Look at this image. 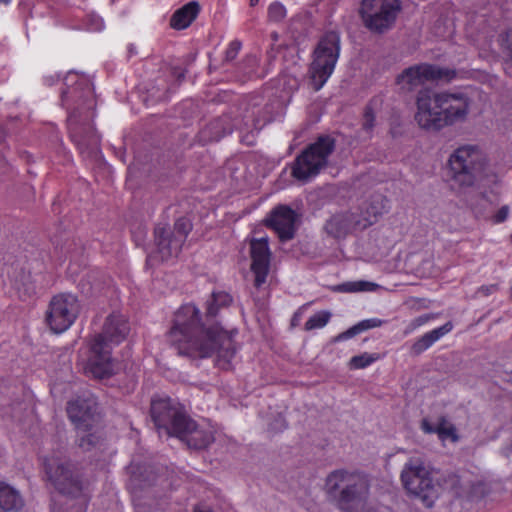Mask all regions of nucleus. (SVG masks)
I'll use <instances>...</instances> for the list:
<instances>
[{"label":"nucleus","instance_id":"nucleus-12","mask_svg":"<svg viewBox=\"0 0 512 512\" xmlns=\"http://www.w3.org/2000/svg\"><path fill=\"white\" fill-rule=\"evenodd\" d=\"M191 230L192 223L185 217L176 220L173 231H170L166 226L157 225L154 236L161 260L177 257Z\"/></svg>","mask_w":512,"mask_h":512},{"label":"nucleus","instance_id":"nucleus-2","mask_svg":"<svg viewBox=\"0 0 512 512\" xmlns=\"http://www.w3.org/2000/svg\"><path fill=\"white\" fill-rule=\"evenodd\" d=\"M67 90L61 94V101L67 107L68 130L71 139L78 146L79 150H96L99 146V136L90 122H82L81 114H85V119L94 116L92 112L95 101L94 91L89 79L79 76L76 73H68L65 77Z\"/></svg>","mask_w":512,"mask_h":512},{"label":"nucleus","instance_id":"nucleus-41","mask_svg":"<svg viewBox=\"0 0 512 512\" xmlns=\"http://www.w3.org/2000/svg\"><path fill=\"white\" fill-rule=\"evenodd\" d=\"M434 319V315L432 314H423L416 318H414V321L416 322V326L419 328L425 324H427L430 320Z\"/></svg>","mask_w":512,"mask_h":512},{"label":"nucleus","instance_id":"nucleus-8","mask_svg":"<svg viewBox=\"0 0 512 512\" xmlns=\"http://www.w3.org/2000/svg\"><path fill=\"white\" fill-rule=\"evenodd\" d=\"M150 412L160 436L177 437L191 426L189 416L170 398L153 399Z\"/></svg>","mask_w":512,"mask_h":512},{"label":"nucleus","instance_id":"nucleus-6","mask_svg":"<svg viewBox=\"0 0 512 512\" xmlns=\"http://www.w3.org/2000/svg\"><path fill=\"white\" fill-rule=\"evenodd\" d=\"M335 149V141L330 136H320L310 144L292 165V176L302 182L315 177L327 165L328 158Z\"/></svg>","mask_w":512,"mask_h":512},{"label":"nucleus","instance_id":"nucleus-1","mask_svg":"<svg viewBox=\"0 0 512 512\" xmlns=\"http://www.w3.org/2000/svg\"><path fill=\"white\" fill-rule=\"evenodd\" d=\"M231 303L232 297L227 292H212L206 302L204 323L198 307L191 303L182 305L175 313L173 326L167 335L171 346L179 355L191 358H207L216 352L217 366L229 369L237 352L234 341L237 331H227L219 323L209 324V321Z\"/></svg>","mask_w":512,"mask_h":512},{"label":"nucleus","instance_id":"nucleus-42","mask_svg":"<svg viewBox=\"0 0 512 512\" xmlns=\"http://www.w3.org/2000/svg\"><path fill=\"white\" fill-rule=\"evenodd\" d=\"M498 289V286L496 284H491V285H485V286H481L478 290V293L484 295V296H488L494 292H496Z\"/></svg>","mask_w":512,"mask_h":512},{"label":"nucleus","instance_id":"nucleus-49","mask_svg":"<svg viewBox=\"0 0 512 512\" xmlns=\"http://www.w3.org/2000/svg\"><path fill=\"white\" fill-rule=\"evenodd\" d=\"M298 317V312L294 314V319Z\"/></svg>","mask_w":512,"mask_h":512},{"label":"nucleus","instance_id":"nucleus-27","mask_svg":"<svg viewBox=\"0 0 512 512\" xmlns=\"http://www.w3.org/2000/svg\"><path fill=\"white\" fill-rule=\"evenodd\" d=\"M452 329L453 324L451 322H447L444 325L425 333L420 338H418L411 346L412 354L420 355L428 348H430L440 338L448 334Z\"/></svg>","mask_w":512,"mask_h":512},{"label":"nucleus","instance_id":"nucleus-23","mask_svg":"<svg viewBox=\"0 0 512 512\" xmlns=\"http://www.w3.org/2000/svg\"><path fill=\"white\" fill-rule=\"evenodd\" d=\"M455 494L461 497L476 498L482 497L485 493L484 483L480 479H471L470 475H454L450 478Z\"/></svg>","mask_w":512,"mask_h":512},{"label":"nucleus","instance_id":"nucleus-46","mask_svg":"<svg viewBox=\"0 0 512 512\" xmlns=\"http://www.w3.org/2000/svg\"><path fill=\"white\" fill-rule=\"evenodd\" d=\"M12 0H0V3L4 4V5H9L11 3Z\"/></svg>","mask_w":512,"mask_h":512},{"label":"nucleus","instance_id":"nucleus-5","mask_svg":"<svg viewBox=\"0 0 512 512\" xmlns=\"http://www.w3.org/2000/svg\"><path fill=\"white\" fill-rule=\"evenodd\" d=\"M340 54V36L337 32H327L318 42L313 52L309 68L314 90H320L332 75Z\"/></svg>","mask_w":512,"mask_h":512},{"label":"nucleus","instance_id":"nucleus-13","mask_svg":"<svg viewBox=\"0 0 512 512\" xmlns=\"http://www.w3.org/2000/svg\"><path fill=\"white\" fill-rule=\"evenodd\" d=\"M414 119L418 126L429 132H438L445 128L439 94L429 90L419 91L416 98Z\"/></svg>","mask_w":512,"mask_h":512},{"label":"nucleus","instance_id":"nucleus-21","mask_svg":"<svg viewBox=\"0 0 512 512\" xmlns=\"http://www.w3.org/2000/svg\"><path fill=\"white\" fill-rule=\"evenodd\" d=\"M357 222V213H344L332 216L325 224L328 235L335 239H343L354 231H360Z\"/></svg>","mask_w":512,"mask_h":512},{"label":"nucleus","instance_id":"nucleus-7","mask_svg":"<svg viewBox=\"0 0 512 512\" xmlns=\"http://www.w3.org/2000/svg\"><path fill=\"white\" fill-rule=\"evenodd\" d=\"M401 481L408 493L418 497L426 507L433 506L438 497V488L421 459L412 458L405 464Z\"/></svg>","mask_w":512,"mask_h":512},{"label":"nucleus","instance_id":"nucleus-18","mask_svg":"<svg viewBox=\"0 0 512 512\" xmlns=\"http://www.w3.org/2000/svg\"><path fill=\"white\" fill-rule=\"evenodd\" d=\"M250 257L254 286L260 288L266 282L270 270L271 252L267 238L250 241Z\"/></svg>","mask_w":512,"mask_h":512},{"label":"nucleus","instance_id":"nucleus-19","mask_svg":"<svg viewBox=\"0 0 512 512\" xmlns=\"http://www.w3.org/2000/svg\"><path fill=\"white\" fill-rule=\"evenodd\" d=\"M297 215L294 210L285 205L276 207L266 219V225L272 228L282 241L290 240L296 231Z\"/></svg>","mask_w":512,"mask_h":512},{"label":"nucleus","instance_id":"nucleus-3","mask_svg":"<svg viewBox=\"0 0 512 512\" xmlns=\"http://www.w3.org/2000/svg\"><path fill=\"white\" fill-rule=\"evenodd\" d=\"M326 486L330 493L339 491L337 502L343 512H368L370 480L366 474L335 470L327 476Z\"/></svg>","mask_w":512,"mask_h":512},{"label":"nucleus","instance_id":"nucleus-35","mask_svg":"<svg viewBox=\"0 0 512 512\" xmlns=\"http://www.w3.org/2000/svg\"><path fill=\"white\" fill-rule=\"evenodd\" d=\"M286 16V8L279 2H273L268 7V19L272 22H280Z\"/></svg>","mask_w":512,"mask_h":512},{"label":"nucleus","instance_id":"nucleus-20","mask_svg":"<svg viewBox=\"0 0 512 512\" xmlns=\"http://www.w3.org/2000/svg\"><path fill=\"white\" fill-rule=\"evenodd\" d=\"M129 331L127 319L123 315L112 314L106 319L102 333L95 338H100L101 341L109 345L119 344L126 338Z\"/></svg>","mask_w":512,"mask_h":512},{"label":"nucleus","instance_id":"nucleus-17","mask_svg":"<svg viewBox=\"0 0 512 512\" xmlns=\"http://www.w3.org/2000/svg\"><path fill=\"white\" fill-rule=\"evenodd\" d=\"M439 101L442 107L445 127L462 122L467 118L470 99L464 93L440 92Z\"/></svg>","mask_w":512,"mask_h":512},{"label":"nucleus","instance_id":"nucleus-43","mask_svg":"<svg viewBox=\"0 0 512 512\" xmlns=\"http://www.w3.org/2000/svg\"><path fill=\"white\" fill-rule=\"evenodd\" d=\"M419 327L416 326V322L413 320H411L405 327L404 329V335L407 336L411 333H413L415 330H417Z\"/></svg>","mask_w":512,"mask_h":512},{"label":"nucleus","instance_id":"nucleus-47","mask_svg":"<svg viewBox=\"0 0 512 512\" xmlns=\"http://www.w3.org/2000/svg\"><path fill=\"white\" fill-rule=\"evenodd\" d=\"M259 0H250V5L255 6Z\"/></svg>","mask_w":512,"mask_h":512},{"label":"nucleus","instance_id":"nucleus-50","mask_svg":"<svg viewBox=\"0 0 512 512\" xmlns=\"http://www.w3.org/2000/svg\"><path fill=\"white\" fill-rule=\"evenodd\" d=\"M511 297H512V286H511Z\"/></svg>","mask_w":512,"mask_h":512},{"label":"nucleus","instance_id":"nucleus-32","mask_svg":"<svg viewBox=\"0 0 512 512\" xmlns=\"http://www.w3.org/2000/svg\"><path fill=\"white\" fill-rule=\"evenodd\" d=\"M226 122V118L223 119H216L212 121L209 126L203 131V133H206V131H213L210 140L212 141H218L225 135H228L232 132V128L230 127H223V123Z\"/></svg>","mask_w":512,"mask_h":512},{"label":"nucleus","instance_id":"nucleus-16","mask_svg":"<svg viewBox=\"0 0 512 512\" xmlns=\"http://www.w3.org/2000/svg\"><path fill=\"white\" fill-rule=\"evenodd\" d=\"M67 414L79 432H87L100 422L97 403L94 398H77L68 402Z\"/></svg>","mask_w":512,"mask_h":512},{"label":"nucleus","instance_id":"nucleus-48","mask_svg":"<svg viewBox=\"0 0 512 512\" xmlns=\"http://www.w3.org/2000/svg\"><path fill=\"white\" fill-rule=\"evenodd\" d=\"M129 52H130V54L132 55V54L134 53L133 48H130V49H129Z\"/></svg>","mask_w":512,"mask_h":512},{"label":"nucleus","instance_id":"nucleus-37","mask_svg":"<svg viewBox=\"0 0 512 512\" xmlns=\"http://www.w3.org/2000/svg\"><path fill=\"white\" fill-rule=\"evenodd\" d=\"M360 333H362V332H361L358 324H355L352 327H350L349 329H347L346 331L338 334L334 338V341L335 342L345 341V340H348V339H351V338L355 337L356 335H358Z\"/></svg>","mask_w":512,"mask_h":512},{"label":"nucleus","instance_id":"nucleus-45","mask_svg":"<svg viewBox=\"0 0 512 512\" xmlns=\"http://www.w3.org/2000/svg\"><path fill=\"white\" fill-rule=\"evenodd\" d=\"M57 80H58V78H55L54 76H49V77L44 78L45 83L49 86L53 85Z\"/></svg>","mask_w":512,"mask_h":512},{"label":"nucleus","instance_id":"nucleus-30","mask_svg":"<svg viewBox=\"0 0 512 512\" xmlns=\"http://www.w3.org/2000/svg\"><path fill=\"white\" fill-rule=\"evenodd\" d=\"M99 423L95 424L87 432L77 431L79 437V447L83 451H91L96 448H101L103 445L102 432L98 428Z\"/></svg>","mask_w":512,"mask_h":512},{"label":"nucleus","instance_id":"nucleus-28","mask_svg":"<svg viewBox=\"0 0 512 512\" xmlns=\"http://www.w3.org/2000/svg\"><path fill=\"white\" fill-rule=\"evenodd\" d=\"M200 11L197 2L191 1L180 9L176 10L170 19V26L177 30H182L190 26Z\"/></svg>","mask_w":512,"mask_h":512},{"label":"nucleus","instance_id":"nucleus-29","mask_svg":"<svg viewBox=\"0 0 512 512\" xmlns=\"http://www.w3.org/2000/svg\"><path fill=\"white\" fill-rule=\"evenodd\" d=\"M21 495L11 486L0 482V512H17L23 507Z\"/></svg>","mask_w":512,"mask_h":512},{"label":"nucleus","instance_id":"nucleus-34","mask_svg":"<svg viewBox=\"0 0 512 512\" xmlns=\"http://www.w3.org/2000/svg\"><path fill=\"white\" fill-rule=\"evenodd\" d=\"M377 286L378 285L373 282L355 281L342 284L340 290L344 292L374 291Z\"/></svg>","mask_w":512,"mask_h":512},{"label":"nucleus","instance_id":"nucleus-25","mask_svg":"<svg viewBox=\"0 0 512 512\" xmlns=\"http://www.w3.org/2000/svg\"><path fill=\"white\" fill-rule=\"evenodd\" d=\"M420 428L426 434H437L439 440L443 443L447 440L457 442L459 439L456 427L444 416L438 418L436 425L424 418L421 421Z\"/></svg>","mask_w":512,"mask_h":512},{"label":"nucleus","instance_id":"nucleus-11","mask_svg":"<svg viewBox=\"0 0 512 512\" xmlns=\"http://www.w3.org/2000/svg\"><path fill=\"white\" fill-rule=\"evenodd\" d=\"M79 312L78 298L71 293H60L51 299L46 321L54 333H63L75 322Z\"/></svg>","mask_w":512,"mask_h":512},{"label":"nucleus","instance_id":"nucleus-26","mask_svg":"<svg viewBox=\"0 0 512 512\" xmlns=\"http://www.w3.org/2000/svg\"><path fill=\"white\" fill-rule=\"evenodd\" d=\"M258 103H253L252 109H247L242 122L236 124V128L242 132L252 133L253 131L261 130L268 122L271 121V116L262 113L261 109H256Z\"/></svg>","mask_w":512,"mask_h":512},{"label":"nucleus","instance_id":"nucleus-22","mask_svg":"<svg viewBox=\"0 0 512 512\" xmlns=\"http://www.w3.org/2000/svg\"><path fill=\"white\" fill-rule=\"evenodd\" d=\"M384 211L385 199L380 195L372 197L369 202L362 205L360 214H357L358 229L362 231L376 223Z\"/></svg>","mask_w":512,"mask_h":512},{"label":"nucleus","instance_id":"nucleus-40","mask_svg":"<svg viewBox=\"0 0 512 512\" xmlns=\"http://www.w3.org/2000/svg\"><path fill=\"white\" fill-rule=\"evenodd\" d=\"M240 49H241L240 41L234 40V41L230 42V44L226 50V59L233 60L237 56Z\"/></svg>","mask_w":512,"mask_h":512},{"label":"nucleus","instance_id":"nucleus-15","mask_svg":"<svg viewBox=\"0 0 512 512\" xmlns=\"http://www.w3.org/2000/svg\"><path fill=\"white\" fill-rule=\"evenodd\" d=\"M85 372L98 379L108 378L114 373L111 346L101 341L100 338H94L91 344Z\"/></svg>","mask_w":512,"mask_h":512},{"label":"nucleus","instance_id":"nucleus-24","mask_svg":"<svg viewBox=\"0 0 512 512\" xmlns=\"http://www.w3.org/2000/svg\"><path fill=\"white\" fill-rule=\"evenodd\" d=\"M191 426L183 431V434L177 435L181 440L186 441L190 448L204 449L214 441V434L210 429L201 428L190 419Z\"/></svg>","mask_w":512,"mask_h":512},{"label":"nucleus","instance_id":"nucleus-38","mask_svg":"<svg viewBox=\"0 0 512 512\" xmlns=\"http://www.w3.org/2000/svg\"><path fill=\"white\" fill-rule=\"evenodd\" d=\"M383 323H384V320H381L378 318H370V319L362 320V321L358 322L357 324H358L361 332H364V331L372 329V328L380 327L383 325Z\"/></svg>","mask_w":512,"mask_h":512},{"label":"nucleus","instance_id":"nucleus-44","mask_svg":"<svg viewBox=\"0 0 512 512\" xmlns=\"http://www.w3.org/2000/svg\"><path fill=\"white\" fill-rule=\"evenodd\" d=\"M194 512H212L206 505H198L194 508Z\"/></svg>","mask_w":512,"mask_h":512},{"label":"nucleus","instance_id":"nucleus-36","mask_svg":"<svg viewBox=\"0 0 512 512\" xmlns=\"http://www.w3.org/2000/svg\"><path fill=\"white\" fill-rule=\"evenodd\" d=\"M375 126V115L371 107H366L363 121H362V130L367 134L368 137L371 136V132Z\"/></svg>","mask_w":512,"mask_h":512},{"label":"nucleus","instance_id":"nucleus-33","mask_svg":"<svg viewBox=\"0 0 512 512\" xmlns=\"http://www.w3.org/2000/svg\"><path fill=\"white\" fill-rule=\"evenodd\" d=\"M330 317L331 314L328 311H320L312 315L305 323V330L310 331L325 327L328 324Z\"/></svg>","mask_w":512,"mask_h":512},{"label":"nucleus","instance_id":"nucleus-31","mask_svg":"<svg viewBox=\"0 0 512 512\" xmlns=\"http://www.w3.org/2000/svg\"><path fill=\"white\" fill-rule=\"evenodd\" d=\"M379 359L376 353H362L360 355L353 356L349 361L350 369H364Z\"/></svg>","mask_w":512,"mask_h":512},{"label":"nucleus","instance_id":"nucleus-39","mask_svg":"<svg viewBox=\"0 0 512 512\" xmlns=\"http://www.w3.org/2000/svg\"><path fill=\"white\" fill-rule=\"evenodd\" d=\"M509 213V206L504 205L492 216L491 220L494 224H501L507 220Z\"/></svg>","mask_w":512,"mask_h":512},{"label":"nucleus","instance_id":"nucleus-9","mask_svg":"<svg viewBox=\"0 0 512 512\" xmlns=\"http://www.w3.org/2000/svg\"><path fill=\"white\" fill-rule=\"evenodd\" d=\"M400 8L399 0H362L359 12L366 28L382 33L392 27Z\"/></svg>","mask_w":512,"mask_h":512},{"label":"nucleus","instance_id":"nucleus-10","mask_svg":"<svg viewBox=\"0 0 512 512\" xmlns=\"http://www.w3.org/2000/svg\"><path fill=\"white\" fill-rule=\"evenodd\" d=\"M48 480L61 494L77 496L82 491V482L74 465L65 458L50 457L44 462Z\"/></svg>","mask_w":512,"mask_h":512},{"label":"nucleus","instance_id":"nucleus-14","mask_svg":"<svg viewBox=\"0 0 512 512\" xmlns=\"http://www.w3.org/2000/svg\"><path fill=\"white\" fill-rule=\"evenodd\" d=\"M455 72L449 69H443L432 64H419L405 69L398 77L397 83L408 91L440 79H451Z\"/></svg>","mask_w":512,"mask_h":512},{"label":"nucleus","instance_id":"nucleus-4","mask_svg":"<svg viewBox=\"0 0 512 512\" xmlns=\"http://www.w3.org/2000/svg\"><path fill=\"white\" fill-rule=\"evenodd\" d=\"M486 158L476 145H463L449 156L448 173L454 185L471 187L483 175Z\"/></svg>","mask_w":512,"mask_h":512}]
</instances>
